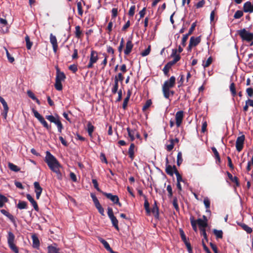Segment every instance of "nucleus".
Returning a JSON list of instances; mask_svg holds the SVG:
<instances>
[{
  "label": "nucleus",
  "instance_id": "37998d69",
  "mask_svg": "<svg viewBox=\"0 0 253 253\" xmlns=\"http://www.w3.org/2000/svg\"><path fill=\"white\" fill-rule=\"evenodd\" d=\"M152 212L154 214V216L156 217H158L159 216V209L158 207L156 204V203H155L154 205L153 206V207L152 210Z\"/></svg>",
  "mask_w": 253,
  "mask_h": 253
},
{
  "label": "nucleus",
  "instance_id": "4468645a",
  "mask_svg": "<svg viewBox=\"0 0 253 253\" xmlns=\"http://www.w3.org/2000/svg\"><path fill=\"white\" fill-rule=\"evenodd\" d=\"M101 193L106 197L107 198L110 199L114 204L118 202L119 197L117 195H113L111 193H108L105 192H101Z\"/></svg>",
  "mask_w": 253,
  "mask_h": 253
},
{
  "label": "nucleus",
  "instance_id": "b1692460",
  "mask_svg": "<svg viewBox=\"0 0 253 253\" xmlns=\"http://www.w3.org/2000/svg\"><path fill=\"white\" fill-rule=\"evenodd\" d=\"M53 123L55 124L57 127L58 131L59 132L61 133L62 132V130L63 128V125L60 121L59 117L57 116V118L54 121V122H53Z\"/></svg>",
  "mask_w": 253,
  "mask_h": 253
},
{
  "label": "nucleus",
  "instance_id": "e433bc0d",
  "mask_svg": "<svg viewBox=\"0 0 253 253\" xmlns=\"http://www.w3.org/2000/svg\"><path fill=\"white\" fill-rule=\"evenodd\" d=\"M8 166L11 170L15 172H18L20 170V168H18L17 166L11 163H8Z\"/></svg>",
  "mask_w": 253,
  "mask_h": 253
},
{
  "label": "nucleus",
  "instance_id": "69168bd1",
  "mask_svg": "<svg viewBox=\"0 0 253 253\" xmlns=\"http://www.w3.org/2000/svg\"><path fill=\"white\" fill-rule=\"evenodd\" d=\"M69 69L75 73L78 71L77 66L75 64L71 65L69 67Z\"/></svg>",
  "mask_w": 253,
  "mask_h": 253
},
{
  "label": "nucleus",
  "instance_id": "4c0bfd02",
  "mask_svg": "<svg viewBox=\"0 0 253 253\" xmlns=\"http://www.w3.org/2000/svg\"><path fill=\"white\" fill-rule=\"evenodd\" d=\"M211 150L214 155V157H215V158L216 159V161H218V163H220L221 162L220 158L219 156V154L218 152H217L216 149L215 147H212L211 148Z\"/></svg>",
  "mask_w": 253,
  "mask_h": 253
},
{
  "label": "nucleus",
  "instance_id": "c756f323",
  "mask_svg": "<svg viewBox=\"0 0 253 253\" xmlns=\"http://www.w3.org/2000/svg\"><path fill=\"white\" fill-rule=\"evenodd\" d=\"M179 232L182 241L184 243L186 247H187V245H191L190 243L187 240L186 235L183 230L180 229Z\"/></svg>",
  "mask_w": 253,
  "mask_h": 253
},
{
  "label": "nucleus",
  "instance_id": "f704fd0d",
  "mask_svg": "<svg viewBox=\"0 0 253 253\" xmlns=\"http://www.w3.org/2000/svg\"><path fill=\"white\" fill-rule=\"evenodd\" d=\"M228 178L233 182L236 183L237 186L239 185L238 177L236 176L233 177L232 175L229 172H227Z\"/></svg>",
  "mask_w": 253,
  "mask_h": 253
},
{
  "label": "nucleus",
  "instance_id": "2eb2a0df",
  "mask_svg": "<svg viewBox=\"0 0 253 253\" xmlns=\"http://www.w3.org/2000/svg\"><path fill=\"white\" fill-rule=\"evenodd\" d=\"M243 10L245 12H253V4L251 1H247L244 3Z\"/></svg>",
  "mask_w": 253,
  "mask_h": 253
},
{
  "label": "nucleus",
  "instance_id": "f3484780",
  "mask_svg": "<svg viewBox=\"0 0 253 253\" xmlns=\"http://www.w3.org/2000/svg\"><path fill=\"white\" fill-rule=\"evenodd\" d=\"M169 160L168 159L166 158V172L170 176H172L174 173V170L173 166L171 167L170 165H168Z\"/></svg>",
  "mask_w": 253,
  "mask_h": 253
},
{
  "label": "nucleus",
  "instance_id": "39448f33",
  "mask_svg": "<svg viewBox=\"0 0 253 253\" xmlns=\"http://www.w3.org/2000/svg\"><path fill=\"white\" fill-rule=\"evenodd\" d=\"M99 59L98 52L92 49L89 56V63L86 66V68L91 69L93 67V64L97 62Z\"/></svg>",
  "mask_w": 253,
  "mask_h": 253
},
{
  "label": "nucleus",
  "instance_id": "680f3d73",
  "mask_svg": "<svg viewBox=\"0 0 253 253\" xmlns=\"http://www.w3.org/2000/svg\"><path fill=\"white\" fill-rule=\"evenodd\" d=\"M167 190L168 191L169 198H171L173 195L172 187L170 185H168L167 187Z\"/></svg>",
  "mask_w": 253,
  "mask_h": 253
},
{
  "label": "nucleus",
  "instance_id": "473e14b6",
  "mask_svg": "<svg viewBox=\"0 0 253 253\" xmlns=\"http://www.w3.org/2000/svg\"><path fill=\"white\" fill-rule=\"evenodd\" d=\"M177 50L173 49L172 50V53L171 56L174 58L173 60L176 63L180 59V56L179 54H177Z\"/></svg>",
  "mask_w": 253,
  "mask_h": 253
},
{
  "label": "nucleus",
  "instance_id": "a211bd4d",
  "mask_svg": "<svg viewBox=\"0 0 253 253\" xmlns=\"http://www.w3.org/2000/svg\"><path fill=\"white\" fill-rule=\"evenodd\" d=\"M26 198L33 205L35 210L38 211H39V207L37 203L35 201L34 198L29 194L26 195Z\"/></svg>",
  "mask_w": 253,
  "mask_h": 253
},
{
  "label": "nucleus",
  "instance_id": "603ef678",
  "mask_svg": "<svg viewBox=\"0 0 253 253\" xmlns=\"http://www.w3.org/2000/svg\"><path fill=\"white\" fill-rule=\"evenodd\" d=\"M152 104V101L150 99L147 100L145 104L143 106L142 110L143 111L147 110Z\"/></svg>",
  "mask_w": 253,
  "mask_h": 253
},
{
  "label": "nucleus",
  "instance_id": "dca6fc26",
  "mask_svg": "<svg viewBox=\"0 0 253 253\" xmlns=\"http://www.w3.org/2000/svg\"><path fill=\"white\" fill-rule=\"evenodd\" d=\"M133 44L130 40L127 41L126 43V49L124 50V53L125 55H128L131 52L133 48Z\"/></svg>",
  "mask_w": 253,
  "mask_h": 253
},
{
  "label": "nucleus",
  "instance_id": "a878e982",
  "mask_svg": "<svg viewBox=\"0 0 253 253\" xmlns=\"http://www.w3.org/2000/svg\"><path fill=\"white\" fill-rule=\"evenodd\" d=\"M82 1L84 2V4H85V2L83 0H80L79 1H77L78 14L81 16H82L83 14V10L82 9Z\"/></svg>",
  "mask_w": 253,
  "mask_h": 253
},
{
  "label": "nucleus",
  "instance_id": "393cba45",
  "mask_svg": "<svg viewBox=\"0 0 253 253\" xmlns=\"http://www.w3.org/2000/svg\"><path fill=\"white\" fill-rule=\"evenodd\" d=\"M126 130L128 132V134L130 138V140L131 141H133L135 139V134L136 133V130L135 129H131L129 127H127L126 128Z\"/></svg>",
  "mask_w": 253,
  "mask_h": 253
},
{
  "label": "nucleus",
  "instance_id": "58836bf2",
  "mask_svg": "<svg viewBox=\"0 0 253 253\" xmlns=\"http://www.w3.org/2000/svg\"><path fill=\"white\" fill-rule=\"evenodd\" d=\"M82 34V31L81 30L80 26H76L75 27V36L77 38H80Z\"/></svg>",
  "mask_w": 253,
  "mask_h": 253
},
{
  "label": "nucleus",
  "instance_id": "aec40b11",
  "mask_svg": "<svg viewBox=\"0 0 253 253\" xmlns=\"http://www.w3.org/2000/svg\"><path fill=\"white\" fill-rule=\"evenodd\" d=\"M48 253H63L60 251V249L52 245L47 247Z\"/></svg>",
  "mask_w": 253,
  "mask_h": 253
},
{
  "label": "nucleus",
  "instance_id": "052dcab7",
  "mask_svg": "<svg viewBox=\"0 0 253 253\" xmlns=\"http://www.w3.org/2000/svg\"><path fill=\"white\" fill-rule=\"evenodd\" d=\"M45 118L51 123H53L54 122V121L57 118V116H54L53 115H47L45 116Z\"/></svg>",
  "mask_w": 253,
  "mask_h": 253
},
{
  "label": "nucleus",
  "instance_id": "bb28decb",
  "mask_svg": "<svg viewBox=\"0 0 253 253\" xmlns=\"http://www.w3.org/2000/svg\"><path fill=\"white\" fill-rule=\"evenodd\" d=\"M16 207L20 210L27 209L28 208V204L25 201H19Z\"/></svg>",
  "mask_w": 253,
  "mask_h": 253
},
{
  "label": "nucleus",
  "instance_id": "7c9ffc66",
  "mask_svg": "<svg viewBox=\"0 0 253 253\" xmlns=\"http://www.w3.org/2000/svg\"><path fill=\"white\" fill-rule=\"evenodd\" d=\"M111 221L113 226L117 230H119V226H118V220L117 218L115 216H112L109 218Z\"/></svg>",
  "mask_w": 253,
  "mask_h": 253
},
{
  "label": "nucleus",
  "instance_id": "f03ea898",
  "mask_svg": "<svg viewBox=\"0 0 253 253\" xmlns=\"http://www.w3.org/2000/svg\"><path fill=\"white\" fill-rule=\"evenodd\" d=\"M175 84V78L174 76H171L169 80L165 82L162 87V91L164 97L168 99L170 96V88L173 87Z\"/></svg>",
  "mask_w": 253,
  "mask_h": 253
},
{
  "label": "nucleus",
  "instance_id": "338daca9",
  "mask_svg": "<svg viewBox=\"0 0 253 253\" xmlns=\"http://www.w3.org/2000/svg\"><path fill=\"white\" fill-rule=\"evenodd\" d=\"M246 93L249 97H251L253 95V88L249 87L246 89Z\"/></svg>",
  "mask_w": 253,
  "mask_h": 253
},
{
  "label": "nucleus",
  "instance_id": "774afa93",
  "mask_svg": "<svg viewBox=\"0 0 253 253\" xmlns=\"http://www.w3.org/2000/svg\"><path fill=\"white\" fill-rule=\"evenodd\" d=\"M205 4V0H202L200 1L199 2H198L196 4V8H201V7L204 6Z\"/></svg>",
  "mask_w": 253,
  "mask_h": 253
},
{
  "label": "nucleus",
  "instance_id": "0eeeda50",
  "mask_svg": "<svg viewBox=\"0 0 253 253\" xmlns=\"http://www.w3.org/2000/svg\"><path fill=\"white\" fill-rule=\"evenodd\" d=\"M245 139V136L244 135H242L237 137L236 141V148L238 152H240L243 149Z\"/></svg>",
  "mask_w": 253,
  "mask_h": 253
},
{
  "label": "nucleus",
  "instance_id": "79ce46f5",
  "mask_svg": "<svg viewBox=\"0 0 253 253\" xmlns=\"http://www.w3.org/2000/svg\"><path fill=\"white\" fill-rule=\"evenodd\" d=\"M2 105L3 107V112L2 114L4 117V118H6L7 117L9 108L8 107V105H7L6 101L5 102H4L3 103H2Z\"/></svg>",
  "mask_w": 253,
  "mask_h": 253
},
{
  "label": "nucleus",
  "instance_id": "6ab92c4d",
  "mask_svg": "<svg viewBox=\"0 0 253 253\" xmlns=\"http://www.w3.org/2000/svg\"><path fill=\"white\" fill-rule=\"evenodd\" d=\"M32 239L33 241V247L35 249L39 248L40 244L38 237L34 234L32 236Z\"/></svg>",
  "mask_w": 253,
  "mask_h": 253
},
{
  "label": "nucleus",
  "instance_id": "bf43d9fd",
  "mask_svg": "<svg viewBox=\"0 0 253 253\" xmlns=\"http://www.w3.org/2000/svg\"><path fill=\"white\" fill-rule=\"evenodd\" d=\"M92 182L93 184V186L94 187V188L98 191V192H100L101 193V192H102L100 189L99 188V186H98V182H97V181L96 179H93L92 180Z\"/></svg>",
  "mask_w": 253,
  "mask_h": 253
},
{
  "label": "nucleus",
  "instance_id": "e2e57ef3",
  "mask_svg": "<svg viewBox=\"0 0 253 253\" xmlns=\"http://www.w3.org/2000/svg\"><path fill=\"white\" fill-rule=\"evenodd\" d=\"M173 147H174L173 140L171 139L170 141V143L166 146V149L168 151H170L173 148Z\"/></svg>",
  "mask_w": 253,
  "mask_h": 253
},
{
  "label": "nucleus",
  "instance_id": "de8ad7c7",
  "mask_svg": "<svg viewBox=\"0 0 253 253\" xmlns=\"http://www.w3.org/2000/svg\"><path fill=\"white\" fill-rule=\"evenodd\" d=\"M213 233L215 235L216 238L221 239L223 237V232L222 230H218L216 229H214Z\"/></svg>",
  "mask_w": 253,
  "mask_h": 253
},
{
  "label": "nucleus",
  "instance_id": "6e6552de",
  "mask_svg": "<svg viewBox=\"0 0 253 253\" xmlns=\"http://www.w3.org/2000/svg\"><path fill=\"white\" fill-rule=\"evenodd\" d=\"M184 118V112L183 111H179L175 114V124L177 127H179L182 122Z\"/></svg>",
  "mask_w": 253,
  "mask_h": 253
},
{
  "label": "nucleus",
  "instance_id": "f257e3e1",
  "mask_svg": "<svg viewBox=\"0 0 253 253\" xmlns=\"http://www.w3.org/2000/svg\"><path fill=\"white\" fill-rule=\"evenodd\" d=\"M44 161L49 169L53 172H57V169L61 167V165L56 158L49 151L46 152Z\"/></svg>",
  "mask_w": 253,
  "mask_h": 253
},
{
  "label": "nucleus",
  "instance_id": "f8f14e48",
  "mask_svg": "<svg viewBox=\"0 0 253 253\" xmlns=\"http://www.w3.org/2000/svg\"><path fill=\"white\" fill-rule=\"evenodd\" d=\"M50 42L52 45L54 52L56 53L58 49V44L56 37L52 34L50 35Z\"/></svg>",
  "mask_w": 253,
  "mask_h": 253
},
{
  "label": "nucleus",
  "instance_id": "864d4df0",
  "mask_svg": "<svg viewBox=\"0 0 253 253\" xmlns=\"http://www.w3.org/2000/svg\"><path fill=\"white\" fill-rule=\"evenodd\" d=\"M6 217L9 218L11 222L15 226H16V222L15 217L10 213L6 215Z\"/></svg>",
  "mask_w": 253,
  "mask_h": 253
},
{
  "label": "nucleus",
  "instance_id": "9d476101",
  "mask_svg": "<svg viewBox=\"0 0 253 253\" xmlns=\"http://www.w3.org/2000/svg\"><path fill=\"white\" fill-rule=\"evenodd\" d=\"M201 42L200 37L195 38L194 37H191L190 39L189 44L188 45L189 49H190L192 46H196Z\"/></svg>",
  "mask_w": 253,
  "mask_h": 253
},
{
  "label": "nucleus",
  "instance_id": "ea45409f",
  "mask_svg": "<svg viewBox=\"0 0 253 253\" xmlns=\"http://www.w3.org/2000/svg\"><path fill=\"white\" fill-rule=\"evenodd\" d=\"M230 91H231L232 95L234 97L236 96L237 92L235 88V84L234 83H232L229 86Z\"/></svg>",
  "mask_w": 253,
  "mask_h": 253
},
{
  "label": "nucleus",
  "instance_id": "20e7f679",
  "mask_svg": "<svg viewBox=\"0 0 253 253\" xmlns=\"http://www.w3.org/2000/svg\"><path fill=\"white\" fill-rule=\"evenodd\" d=\"M238 34L243 41L250 42L253 40V33L249 32L245 29L239 30Z\"/></svg>",
  "mask_w": 253,
  "mask_h": 253
},
{
  "label": "nucleus",
  "instance_id": "13d9d810",
  "mask_svg": "<svg viewBox=\"0 0 253 253\" xmlns=\"http://www.w3.org/2000/svg\"><path fill=\"white\" fill-rule=\"evenodd\" d=\"M182 154L180 152H178L177 156V165L178 166H180V165L182 163Z\"/></svg>",
  "mask_w": 253,
  "mask_h": 253
},
{
  "label": "nucleus",
  "instance_id": "8fccbe9b",
  "mask_svg": "<svg viewBox=\"0 0 253 253\" xmlns=\"http://www.w3.org/2000/svg\"><path fill=\"white\" fill-rule=\"evenodd\" d=\"M54 86L56 89L59 91L61 90L63 88L61 82L60 81H55Z\"/></svg>",
  "mask_w": 253,
  "mask_h": 253
},
{
  "label": "nucleus",
  "instance_id": "5fc2aeb1",
  "mask_svg": "<svg viewBox=\"0 0 253 253\" xmlns=\"http://www.w3.org/2000/svg\"><path fill=\"white\" fill-rule=\"evenodd\" d=\"M172 204L175 210L176 211H178L179 209L177 202V198L176 197H174L172 201Z\"/></svg>",
  "mask_w": 253,
  "mask_h": 253
},
{
  "label": "nucleus",
  "instance_id": "7ed1b4c3",
  "mask_svg": "<svg viewBox=\"0 0 253 253\" xmlns=\"http://www.w3.org/2000/svg\"><path fill=\"white\" fill-rule=\"evenodd\" d=\"M15 236L13 233L9 231L8 232L7 243L10 249L15 253H18V248L14 244Z\"/></svg>",
  "mask_w": 253,
  "mask_h": 253
},
{
  "label": "nucleus",
  "instance_id": "c03bdc74",
  "mask_svg": "<svg viewBox=\"0 0 253 253\" xmlns=\"http://www.w3.org/2000/svg\"><path fill=\"white\" fill-rule=\"evenodd\" d=\"M191 226L192 227L193 229L196 232L197 231V223L196 221L194 219V218L193 216H191L190 218Z\"/></svg>",
  "mask_w": 253,
  "mask_h": 253
},
{
  "label": "nucleus",
  "instance_id": "c85d7f7f",
  "mask_svg": "<svg viewBox=\"0 0 253 253\" xmlns=\"http://www.w3.org/2000/svg\"><path fill=\"white\" fill-rule=\"evenodd\" d=\"M87 131L88 133V135L90 137H92V132L94 131V127L90 122H88L87 124Z\"/></svg>",
  "mask_w": 253,
  "mask_h": 253
},
{
  "label": "nucleus",
  "instance_id": "a19ab883",
  "mask_svg": "<svg viewBox=\"0 0 253 253\" xmlns=\"http://www.w3.org/2000/svg\"><path fill=\"white\" fill-rule=\"evenodd\" d=\"M2 105L3 107V112L2 114L4 117V118H6L7 117L9 108L8 107V105H7L6 101L5 102H4L3 103H2Z\"/></svg>",
  "mask_w": 253,
  "mask_h": 253
},
{
  "label": "nucleus",
  "instance_id": "6e6d98bb",
  "mask_svg": "<svg viewBox=\"0 0 253 253\" xmlns=\"http://www.w3.org/2000/svg\"><path fill=\"white\" fill-rule=\"evenodd\" d=\"M243 15V12L242 10H237L234 14V17L235 19H239Z\"/></svg>",
  "mask_w": 253,
  "mask_h": 253
},
{
  "label": "nucleus",
  "instance_id": "1a4fd4ad",
  "mask_svg": "<svg viewBox=\"0 0 253 253\" xmlns=\"http://www.w3.org/2000/svg\"><path fill=\"white\" fill-rule=\"evenodd\" d=\"M195 26H196V23H193L192 25H191V27H190L189 30V32L187 34H185L183 36V38H182V42H181V44L182 45H183V46H185V45H186V42L188 38V37L192 33V32H193L194 30L195 29Z\"/></svg>",
  "mask_w": 253,
  "mask_h": 253
},
{
  "label": "nucleus",
  "instance_id": "423d86ee",
  "mask_svg": "<svg viewBox=\"0 0 253 253\" xmlns=\"http://www.w3.org/2000/svg\"><path fill=\"white\" fill-rule=\"evenodd\" d=\"M32 112L35 117L39 120V121L43 125L44 127H45L48 130L50 129V126L48 125L43 117L41 116L37 110L33 109Z\"/></svg>",
  "mask_w": 253,
  "mask_h": 253
},
{
  "label": "nucleus",
  "instance_id": "2f4dec72",
  "mask_svg": "<svg viewBox=\"0 0 253 253\" xmlns=\"http://www.w3.org/2000/svg\"><path fill=\"white\" fill-rule=\"evenodd\" d=\"M173 169L174 170V173L175 174L176 176L177 182H179V183H180V182H184V180H183L181 175L180 174V173L178 172V170H177L175 166H173Z\"/></svg>",
  "mask_w": 253,
  "mask_h": 253
},
{
  "label": "nucleus",
  "instance_id": "cd10ccee",
  "mask_svg": "<svg viewBox=\"0 0 253 253\" xmlns=\"http://www.w3.org/2000/svg\"><path fill=\"white\" fill-rule=\"evenodd\" d=\"M196 221L197 224H198L200 229H202L203 228H205L208 226V223L206 222L203 221V219L201 218H198Z\"/></svg>",
  "mask_w": 253,
  "mask_h": 253
},
{
  "label": "nucleus",
  "instance_id": "3c124183",
  "mask_svg": "<svg viewBox=\"0 0 253 253\" xmlns=\"http://www.w3.org/2000/svg\"><path fill=\"white\" fill-rule=\"evenodd\" d=\"M7 199L4 196L0 194V208H1L4 205V202H6Z\"/></svg>",
  "mask_w": 253,
  "mask_h": 253
},
{
  "label": "nucleus",
  "instance_id": "9b49d317",
  "mask_svg": "<svg viewBox=\"0 0 253 253\" xmlns=\"http://www.w3.org/2000/svg\"><path fill=\"white\" fill-rule=\"evenodd\" d=\"M34 186L35 188V192L36 194V198L39 199L40 197L41 193H42V188L40 186L39 182L37 181L34 183Z\"/></svg>",
  "mask_w": 253,
  "mask_h": 253
},
{
  "label": "nucleus",
  "instance_id": "c9c22d12",
  "mask_svg": "<svg viewBox=\"0 0 253 253\" xmlns=\"http://www.w3.org/2000/svg\"><path fill=\"white\" fill-rule=\"evenodd\" d=\"M144 198L145 199V202H144V204L145 210H146L147 213L148 214H150L151 211H150V210L149 208V203L147 200V197L146 196H144Z\"/></svg>",
  "mask_w": 253,
  "mask_h": 253
},
{
  "label": "nucleus",
  "instance_id": "ddd939ff",
  "mask_svg": "<svg viewBox=\"0 0 253 253\" xmlns=\"http://www.w3.org/2000/svg\"><path fill=\"white\" fill-rule=\"evenodd\" d=\"M56 76L55 81H64L66 79V76L63 72H61L58 67H56Z\"/></svg>",
  "mask_w": 253,
  "mask_h": 253
},
{
  "label": "nucleus",
  "instance_id": "5701e85b",
  "mask_svg": "<svg viewBox=\"0 0 253 253\" xmlns=\"http://www.w3.org/2000/svg\"><path fill=\"white\" fill-rule=\"evenodd\" d=\"M99 241L103 245L104 248L109 252L113 253V250L110 247L108 243L102 238L99 239Z\"/></svg>",
  "mask_w": 253,
  "mask_h": 253
},
{
  "label": "nucleus",
  "instance_id": "72a5a7b5",
  "mask_svg": "<svg viewBox=\"0 0 253 253\" xmlns=\"http://www.w3.org/2000/svg\"><path fill=\"white\" fill-rule=\"evenodd\" d=\"M119 87V83L118 82L117 78L114 79V84H113V87L112 88V93L113 94H116L118 90Z\"/></svg>",
  "mask_w": 253,
  "mask_h": 253
},
{
  "label": "nucleus",
  "instance_id": "49530a36",
  "mask_svg": "<svg viewBox=\"0 0 253 253\" xmlns=\"http://www.w3.org/2000/svg\"><path fill=\"white\" fill-rule=\"evenodd\" d=\"M25 41L26 43V47L28 49H30L33 45V42L30 40V38L28 36L25 37Z\"/></svg>",
  "mask_w": 253,
  "mask_h": 253
},
{
  "label": "nucleus",
  "instance_id": "4d7b16f0",
  "mask_svg": "<svg viewBox=\"0 0 253 253\" xmlns=\"http://www.w3.org/2000/svg\"><path fill=\"white\" fill-rule=\"evenodd\" d=\"M204 204L206 209H210L211 202L208 197H206L204 198Z\"/></svg>",
  "mask_w": 253,
  "mask_h": 253
},
{
  "label": "nucleus",
  "instance_id": "4be33fe9",
  "mask_svg": "<svg viewBox=\"0 0 253 253\" xmlns=\"http://www.w3.org/2000/svg\"><path fill=\"white\" fill-rule=\"evenodd\" d=\"M0 23L3 25L1 28L3 33H6L8 31V27L7 26V22L6 19L0 18Z\"/></svg>",
  "mask_w": 253,
  "mask_h": 253
},
{
  "label": "nucleus",
  "instance_id": "a18cd8bd",
  "mask_svg": "<svg viewBox=\"0 0 253 253\" xmlns=\"http://www.w3.org/2000/svg\"><path fill=\"white\" fill-rule=\"evenodd\" d=\"M240 226L242 227L243 229L247 232V233H251L253 231L252 229L246 224H241Z\"/></svg>",
  "mask_w": 253,
  "mask_h": 253
},
{
  "label": "nucleus",
  "instance_id": "0e129e2a",
  "mask_svg": "<svg viewBox=\"0 0 253 253\" xmlns=\"http://www.w3.org/2000/svg\"><path fill=\"white\" fill-rule=\"evenodd\" d=\"M135 10V6L132 5L129 8V10L128 11V15L130 16H133L134 14Z\"/></svg>",
  "mask_w": 253,
  "mask_h": 253
},
{
  "label": "nucleus",
  "instance_id": "09e8293b",
  "mask_svg": "<svg viewBox=\"0 0 253 253\" xmlns=\"http://www.w3.org/2000/svg\"><path fill=\"white\" fill-rule=\"evenodd\" d=\"M212 61V59L211 57H210L206 61H203V66L204 68L209 67L210 64L211 63Z\"/></svg>",
  "mask_w": 253,
  "mask_h": 253
},
{
  "label": "nucleus",
  "instance_id": "412c9836",
  "mask_svg": "<svg viewBox=\"0 0 253 253\" xmlns=\"http://www.w3.org/2000/svg\"><path fill=\"white\" fill-rule=\"evenodd\" d=\"M134 148L135 145L133 143H131L128 148V154L129 157L131 160H133L134 158Z\"/></svg>",
  "mask_w": 253,
  "mask_h": 253
}]
</instances>
